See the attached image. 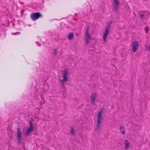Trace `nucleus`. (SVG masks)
<instances>
[{
	"instance_id": "13",
	"label": "nucleus",
	"mask_w": 150,
	"mask_h": 150,
	"mask_svg": "<svg viewBox=\"0 0 150 150\" xmlns=\"http://www.w3.org/2000/svg\"><path fill=\"white\" fill-rule=\"evenodd\" d=\"M74 38V34L71 33H70L68 36V38L69 40H71Z\"/></svg>"
},
{
	"instance_id": "4",
	"label": "nucleus",
	"mask_w": 150,
	"mask_h": 150,
	"mask_svg": "<svg viewBox=\"0 0 150 150\" xmlns=\"http://www.w3.org/2000/svg\"><path fill=\"white\" fill-rule=\"evenodd\" d=\"M85 38L86 39V45H88L90 43L91 40V37L89 33L88 26V27L87 29H86V30L85 35Z\"/></svg>"
},
{
	"instance_id": "11",
	"label": "nucleus",
	"mask_w": 150,
	"mask_h": 150,
	"mask_svg": "<svg viewBox=\"0 0 150 150\" xmlns=\"http://www.w3.org/2000/svg\"><path fill=\"white\" fill-rule=\"evenodd\" d=\"M114 7L116 10H117L119 6V3L118 0H114Z\"/></svg>"
},
{
	"instance_id": "3",
	"label": "nucleus",
	"mask_w": 150,
	"mask_h": 150,
	"mask_svg": "<svg viewBox=\"0 0 150 150\" xmlns=\"http://www.w3.org/2000/svg\"><path fill=\"white\" fill-rule=\"evenodd\" d=\"M110 27V25H108L105 28L104 32L103 33L102 38L105 42H107V37L109 33Z\"/></svg>"
},
{
	"instance_id": "10",
	"label": "nucleus",
	"mask_w": 150,
	"mask_h": 150,
	"mask_svg": "<svg viewBox=\"0 0 150 150\" xmlns=\"http://www.w3.org/2000/svg\"><path fill=\"white\" fill-rule=\"evenodd\" d=\"M125 150H127L128 149L129 145H130V142L127 139H125Z\"/></svg>"
},
{
	"instance_id": "18",
	"label": "nucleus",
	"mask_w": 150,
	"mask_h": 150,
	"mask_svg": "<svg viewBox=\"0 0 150 150\" xmlns=\"http://www.w3.org/2000/svg\"><path fill=\"white\" fill-rule=\"evenodd\" d=\"M38 45L40 46V44L39 43H38Z\"/></svg>"
},
{
	"instance_id": "12",
	"label": "nucleus",
	"mask_w": 150,
	"mask_h": 150,
	"mask_svg": "<svg viewBox=\"0 0 150 150\" xmlns=\"http://www.w3.org/2000/svg\"><path fill=\"white\" fill-rule=\"evenodd\" d=\"M120 131L122 133L125 134V127L124 126H121L120 127Z\"/></svg>"
},
{
	"instance_id": "1",
	"label": "nucleus",
	"mask_w": 150,
	"mask_h": 150,
	"mask_svg": "<svg viewBox=\"0 0 150 150\" xmlns=\"http://www.w3.org/2000/svg\"><path fill=\"white\" fill-rule=\"evenodd\" d=\"M62 77L63 79L61 80V83L63 89H65L66 88L64 85V83H66L68 79V69H65L62 72Z\"/></svg>"
},
{
	"instance_id": "8",
	"label": "nucleus",
	"mask_w": 150,
	"mask_h": 150,
	"mask_svg": "<svg viewBox=\"0 0 150 150\" xmlns=\"http://www.w3.org/2000/svg\"><path fill=\"white\" fill-rule=\"evenodd\" d=\"M41 16L39 13L36 12L32 13L31 15V18L33 21H35L38 19Z\"/></svg>"
},
{
	"instance_id": "5",
	"label": "nucleus",
	"mask_w": 150,
	"mask_h": 150,
	"mask_svg": "<svg viewBox=\"0 0 150 150\" xmlns=\"http://www.w3.org/2000/svg\"><path fill=\"white\" fill-rule=\"evenodd\" d=\"M22 133L21 132V129L19 128H18L17 129V138L19 144H20L22 143Z\"/></svg>"
},
{
	"instance_id": "16",
	"label": "nucleus",
	"mask_w": 150,
	"mask_h": 150,
	"mask_svg": "<svg viewBox=\"0 0 150 150\" xmlns=\"http://www.w3.org/2000/svg\"><path fill=\"white\" fill-rule=\"evenodd\" d=\"M54 55H55L57 54V49H54Z\"/></svg>"
},
{
	"instance_id": "9",
	"label": "nucleus",
	"mask_w": 150,
	"mask_h": 150,
	"mask_svg": "<svg viewBox=\"0 0 150 150\" xmlns=\"http://www.w3.org/2000/svg\"><path fill=\"white\" fill-rule=\"evenodd\" d=\"M97 98V95L96 93H92L91 96V100L93 105L94 104L95 100Z\"/></svg>"
},
{
	"instance_id": "14",
	"label": "nucleus",
	"mask_w": 150,
	"mask_h": 150,
	"mask_svg": "<svg viewBox=\"0 0 150 150\" xmlns=\"http://www.w3.org/2000/svg\"><path fill=\"white\" fill-rule=\"evenodd\" d=\"M71 133L73 135L75 134V131L73 127H72L70 130Z\"/></svg>"
},
{
	"instance_id": "17",
	"label": "nucleus",
	"mask_w": 150,
	"mask_h": 150,
	"mask_svg": "<svg viewBox=\"0 0 150 150\" xmlns=\"http://www.w3.org/2000/svg\"><path fill=\"white\" fill-rule=\"evenodd\" d=\"M139 15L142 18H143L144 16V14L141 13V12L140 13Z\"/></svg>"
},
{
	"instance_id": "7",
	"label": "nucleus",
	"mask_w": 150,
	"mask_h": 150,
	"mask_svg": "<svg viewBox=\"0 0 150 150\" xmlns=\"http://www.w3.org/2000/svg\"><path fill=\"white\" fill-rule=\"evenodd\" d=\"M34 130L33 125L31 121H30V127L26 131V135H29Z\"/></svg>"
},
{
	"instance_id": "15",
	"label": "nucleus",
	"mask_w": 150,
	"mask_h": 150,
	"mask_svg": "<svg viewBox=\"0 0 150 150\" xmlns=\"http://www.w3.org/2000/svg\"><path fill=\"white\" fill-rule=\"evenodd\" d=\"M145 47L147 50L150 51V45H146Z\"/></svg>"
},
{
	"instance_id": "6",
	"label": "nucleus",
	"mask_w": 150,
	"mask_h": 150,
	"mask_svg": "<svg viewBox=\"0 0 150 150\" xmlns=\"http://www.w3.org/2000/svg\"><path fill=\"white\" fill-rule=\"evenodd\" d=\"M138 42L136 40L134 41L132 43V51L133 52H135L138 49L139 47Z\"/></svg>"
},
{
	"instance_id": "2",
	"label": "nucleus",
	"mask_w": 150,
	"mask_h": 150,
	"mask_svg": "<svg viewBox=\"0 0 150 150\" xmlns=\"http://www.w3.org/2000/svg\"><path fill=\"white\" fill-rule=\"evenodd\" d=\"M103 109L99 110L97 114V122L96 125V129L98 130L101 125L103 120Z\"/></svg>"
}]
</instances>
